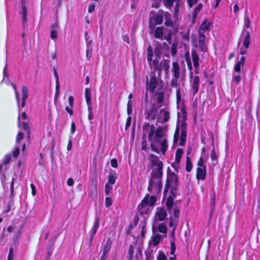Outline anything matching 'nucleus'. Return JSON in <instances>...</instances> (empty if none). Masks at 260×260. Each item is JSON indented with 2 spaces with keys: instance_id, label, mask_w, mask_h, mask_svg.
<instances>
[{
  "instance_id": "obj_48",
  "label": "nucleus",
  "mask_w": 260,
  "mask_h": 260,
  "mask_svg": "<svg viewBox=\"0 0 260 260\" xmlns=\"http://www.w3.org/2000/svg\"><path fill=\"white\" fill-rule=\"evenodd\" d=\"M112 201L111 198L106 197L105 199V206L106 207H109L112 205Z\"/></svg>"
},
{
  "instance_id": "obj_61",
  "label": "nucleus",
  "mask_w": 260,
  "mask_h": 260,
  "mask_svg": "<svg viewBox=\"0 0 260 260\" xmlns=\"http://www.w3.org/2000/svg\"><path fill=\"white\" fill-rule=\"evenodd\" d=\"M75 131H76V124L74 122H72L71 123V133L72 134H73L75 133Z\"/></svg>"
},
{
  "instance_id": "obj_8",
  "label": "nucleus",
  "mask_w": 260,
  "mask_h": 260,
  "mask_svg": "<svg viewBox=\"0 0 260 260\" xmlns=\"http://www.w3.org/2000/svg\"><path fill=\"white\" fill-rule=\"evenodd\" d=\"M179 216V209L178 207H175L173 209V215L171 217L169 225L170 227L173 228V232H174L176 226L177 225L178 218Z\"/></svg>"
},
{
  "instance_id": "obj_17",
  "label": "nucleus",
  "mask_w": 260,
  "mask_h": 260,
  "mask_svg": "<svg viewBox=\"0 0 260 260\" xmlns=\"http://www.w3.org/2000/svg\"><path fill=\"white\" fill-rule=\"evenodd\" d=\"M197 179L199 180H205L206 176V168H197Z\"/></svg>"
},
{
  "instance_id": "obj_45",
  "label": "nucleus",
  "mask_w": 260,
  "mask_h": 260,
  "mask_svg": "<svg viewBox=\"0 0 260 260\" xmlns=\"http://www.w3.org/2000/svg\"><path fill=\"white\" fill-rule=\"evenodd\" d=\"M132 100H128L127 105V112L128 115H131L132 112Z\"/></svg>"
},
{
  "instance_id": "obj_38",
  "label": "nucleus",
  "mask_w": 260,
  "mask_h": 260,
  "mask_svg": "<svg viewBox=\"0 0 260 260\" xmlns=\"http://www.w3.org/2000/svg\"><path fill=\"white\" fill-rule=\"evenodd\" d=\"M12 85L14 90H15V96L16 98L18 106L19 107V112H20V111H21V109H20L19 107V94L17 90V86L15 84H12Z\"/></svg>"
},
{
  "instance_id": "obj_2",
  "label": "nucleus",
  "mask_w": 260,
  "mask_h": 260,
  "mask_svg": "<svg viewBox=\"0 0 260 260\" xmlns=\"http://www.w3.org/2000/svg\"><path fill=\"white\" fill-rule=\"evenodd\" d=\"M187 113L185 108L182 107L180 112H178V121L177 127L174 136V142L177 143L179 140V133L181 132L179 145L183 146L186 142L187 123Z\"/></svg>"
},
{
  "instance_id": "obj_41",
  "label": "nucleus",
  "mask_w": 260,
  "mask_h": 260,
  "mask_svg": "<svg viewBox=\"0 0 260 260\" xmlns=\"http://www.w3.org/2000/svg\"><path fill=\"white\" fill-rule=\"evenodd\" d=\"M175 251V244L173 243L171 244V252L170 253L171 255H172V256H171L169 258V260H176L175 255H174V253Z\"/></svg>"
},
{
  "instance_id": "obj_51",
  "label": "nucleus",
  "mask_w": 260,
  "mask_h": 260,
  "mask_svg": "<svg viewBox=\"0 0 260 260\" xmlns=\"http://www.w3.org/2000/svg\"><path fill=\"white\" fill-rule=\"evenodd\" d=\"M174 0H165V5L167 8H170L173 5Z\"/></svg>"
},
{
  "instance_id": "obj_50",
  "label": "nucleus",
  "mask_w": 260,
  "mask_h": 260,
  "mask_svg": "<svg viewBox=\"0 0 260 260\" xmlns=\"http://www.w3.org/2000/svg\"><path fill=\"white\" fill-rule=\"evenodd\" d=\"M55 75L56 76V77H57V73L56 72H55ZM56 88L55 94H56V95H58L59 92V81H58V78H57V79H56V88Z\"/></svg>"
},
{
  "instance_id": "obj_27",
  "label": "nucleus",
  "mask_w": 260,
  "mask_h": 260,
  "mask_svg": "<svg viewBox=\"0 0 260 260\" xmlns=\"http://www.w3.org/2000/svg\"><path fill=\"white\" fill-rule=\"evenodd\" d=\"M155 179H154L150 180L149 182V184L148 187V191L152 192L153 194H156V191H155V188H156L155 186H156L155 184Z\"/></svg>"
},
{
  "instance_id": "obj_55",
  "label": "nucleus",
  "mask_w": 260,
  "mask_h": 260,
  "mask_svg": "<svg viewBox=\"0 0 260 260\" xmlns=\"http://www.w3.org/2000/svg\"><path fill=\"white\" fill-rule=\"evenodd\" d=\"M23 138V134L21 132H19L16 137V143L18 144Z\"/></svg>"
},
{
  "instance_id": "obj_40",
  "label": "nucleus",
  "mask_w": 260,
  "mask_h": 260,
  "mask_svg": "<svg viewBox=\"0 0 260 260\" xmlns=\"http://www.w3.org/2000/svg\"><path fill=\"white\" fill-rule=\"evenodd\" d=\"M211 26V23L209 22L207 20H205L203 23L200 26L202 28L205 29V30H208L210 29V27Z\"/></svg>"
},
{
  "instance_id": "obj_33",
  "label": "nucleus",
  "mask_w": 260,
  "mask_h": 260,
  "mask_svg": "<svg viewBox=\"0 0 260 260\" xmlns=\"http://www.w3.org/2000/svg\"><path fill=\"white\" fill-rule=\"evenodd\" d=\"M117 178L115 173H111L108 177V181L107 183L111 185H113L115 183L116 179Z\"/></svg>"
},
{
  "instance_id": "obj_11",
  "label": "nucleus",
  "mask_w": 260,
  "mask_h": 260,
  "mask_svg": "<svg viewBox=\"0 0 260 260\" xmlns=\"http://www.w3.org/2000/svg\"><path fill=\"white\" fill-rule=\"evenodd\" d=\"M156 251V248L154 246H149L148 248L145 250V260H153L154 255Z\"/></svg>"
},
{
  "instance_id": "obj_56",
  "label": "nucleus",
  "mask_w": 260,
  "mask_h": 260,
  "mask_svg": "<svg viewBox=\"0 0 260 260\" xmlns=\"http://www.w3.org/2000/svg\"><path fill=\"white\" fill-rule=\"evenodd\" d=\"M11 154L6 155L4 158V163L5 164H7L8 163H9L11 159Z\"/></svg>"
},
{
  "instance_id": "obj_23",
  "label": "nucleus",
  "mask_w": 260,
  "mask_h": 260,
  "mask_svg": "<svg viewBox=\"0 0 260 260\" xmlns=\"http://www.w3.org/2000/svg\"><path fill=\"white\" fill-rule=\"evenodd\" d=\"M199 84H200V78L198 76H196L194 77L192 84V88L193 90V92L194 94H196L199 90Z\"/></svg>"
},
{
  "instance_id": "obj_47",
  "label": "nucleus",
  "mask_w": 260,
  "mask_h": 260,
  "mask_svg": "<svg viewBox=\"0 0 260 260\" xmlns=\"http://www.w3.org/2000/svg\"><path fill=\"white\" fill-rule=\"evenodd\" d=\"M167 228L164 224L160 223L158 225V231L161 233H166L167 232Z\"/></svg>"
},
{
  "instance_id": "obj_29",
  "label": "nucleus",
  "mask_w": 260,
  "mask_h": 260,
  "mask_svg": "<svg viewBox=\"0 0 260 260\" xmlns=\"http://www.w3.org/2000/svg\"><path fill=\"white\" fill-rule=\"evenodd\" d=\"M170 68V65L169 63L166 61L161 62L160 64V68L158 69L159 71L160 72L161 71H165L166 73L168 72Z\"/></svg>"
},
{
  "instance_id": "obj_35",
  "label": "nucleus",
  "mask_w": 260,
  "mask_h": 260,
  "mask_svg": "<svg viewBox=\"0 0 260 260\" xmlns=\"http://www.w3.org/2000/svg\"><path fill=\"white\" fill-rule=\"evenodd\" d=\"M182 8L181 4L179 2H177L175 5V9L174 10V16L176 19L178 18L179 12Z\"/></svg>"
},
{
  "instance_id": "obj_5",
  "label": "nucleus",
  "mask_w": 260,
  "mask_h": 260,
  "mask_svg": "<svg viewBox=\"0 0 260 260\" xmlns=\"http://www.w3.org/2000/svg\"><path fill=\"white\" fill-rule=\"evenodd\" d=\"M177 182L178 178L176 174L172 173L168 174L164 192V195L165 197H167L169 191H171V193L173 194L176 193Z\"/></svg>"
},
{
  "instance_id": "obj_57",
  "label": "nucleus",
  "mask_w": 260,
  "mask_h": 260,
  "mask_svg": "<svg viewBox=\"0 0 260 260\" xmlns=\"http://www.w3.org/2000/svg\"><path fill=\"white\" fill-rule=\"evenodd\" d=\"M20 153V149L19 147H17L13 152V157L16 158L18 156Z\"/></svg>"
},
{
  "instance_id": "obj_20",
  "label": "nucleus",
  "mask_w": 260,
  "mask_h": 260,
  "mask_svg": "<svg viewBox=\"0 0 260 260\" xmlns=\"http://www.w3.org/2000/svg\"><path fill=\"white\" fill-rule=\"evenodd\" d=\"M28 96V89L27 87L23 86L22 88V102L21 108H23L25 105V102Z\"/></svg>"
},
{
  "instance_id": "obj_63",
  "label": "nucleus",
  "mask_w": 260,
  "mask_h": 260,
  "mask_svg": "<svg viewBox=\"0 0 260 260\" xmlns=\"http://www.w3.org/2000/svg\"><path fill=\"white\" fill-rule=\"evenodd\" d=\"M94 9H95L94 4H91L89 5L88 11L89 13H92V12L94 11Z\"/></svg>"
},
{
  "instance_id": "obj_59",
  "label": "nucleus",
  "mask_w": 260,
  "mask_h": 260,
  "mask_svg": "<svg viewBox=\"0 0 260 260\" xmlns=\"http://www.w3.org/2000/svg\"><path fill=\"white\" fill-rule=\"evenodd\" d=\"M199 47L201 51H205L207 50V47L205 43H199Z\"/></svg>"
},
{
  "instance_id": "obj_36",
  "label": "nucleus",
  "mask_w": 260,
  "mask_h": 260,
  "mask_svg": "<svg viewBox=\"0 0 260 260\" xmlns=\"http://www.w3.org/2000/svg\"><path fill=\"white\" fill-rule=\"evenodd\" d=\"M185 59L186 61L188 68L189 70H191L192 69L191 62L190 59L189 53L187 52L185 54Z\"/></svg>"
},
{
  "instance_id": "obj_10",
  "label": "nucleus",
  "mask_w": 260,
  "mask_h": 260,
  "mask_svg": "<svg viewBox=\"0 0 260 260\" xmlns=\"http://www.w3.org/2000/svg\"><path fill=\"white\" fill-rule=\"evenodd\" d=\"M170 118V111L168 108H164L160 110L159 113V119L164 123L169 121Z\"/></svg>"
},
{
  "instance_id": "obj_28",
  "label": "nucleus",
  "mask_w": 260,
  "mask_h": 260,
  "mask_svg": "<svg viewBox=\"0 0 260 260\" xmlns=\"http://www.w3.org/2000/svg\"><path fill=\"white\" fill-rule=\"evenodd\" d=\"M164 32L163 27H157L154 31V36L156 38L161 39Z\"/></svg>"
},
{
  "instance_id": "obj_44",
  "label": "nucleus",
  "mask_w": 260,
  "mask_h": 260,
  "mask_svg": "<svg viewBox=\"0 0 260 260\" xmlns=\"http://www.w3.org/2000/svg\"><path fill=\"white\" fill-rule=\"evenodd\" d=\"M22 126L23 129L26 132L27 135H28V137H29V134H30V131H29V127L28 124L25 122H22Z\"/></svg>"
},
{
  "instance_id": "obj_30",
  "label": "nucleus",
  "mask_w": 260,
  "mask_h": 260,
  "mask_svg": "<svg viewBox=\"0 0 260 260\" xmlns=\"http://www.w3.org/2000/svg\"><path fill=\"white\" fill-rule=\"evenodd\" d=\"M183 153V151L182 149H178L177 150L175 155V162L177 165L180 162Z\"/></svg>"
},
{
  "instance_id": "obj_4",
  "label": "nucleus",
  "mask_w": 260,
  "mask_h": 260,
  "mask_svg": "<svg viewBox=\"0 0 260 260\" xmlns=\"http://www.w3.org/2000/svg\"><path fill=\"white\" fill-rule=\"evenodd\" d=\"M156 197L154 196L146 195L141 204L138 207V211L140 214H147L156 202Z\"/></svg>"
},
{
  "instance_id": "obj_26",
  "label": "nucleus",
  "mask_w": 260,
  "mask_h": 260,
  "mask_svg": "<svg viewBox=\"0 0 260 260\" xmlns=\"http://www.w3.org/2000/svg\"><path fill=\"white\" fill-rule=\"evenodd\" d=\"M85 95L86 99V102L88 106H91V96L90 90L88 88H86L85 91Z\"/></svg>"
},
{
  "instance_id": "obj_14",
  "label": "nucleus",
  "mask_w": 260,
  "mask_h": 260,
  "mask_svg": "<svg viewBox=\"0 0 260 260\" xmlns=\"http://www.w3.org/2000/svg\"><path fill=\"white\" fill-rule=\"evenodd\" d=\"M158 109L156 107H152L147 112L146 118L148 120H154L157 116Z\"/></svg>"
},
{
  "instance_id": "obj_53",
  "label": "nucleus",
  "mask_w": 260,
  "mask_h": 260,
  "mask_svg": "<svg viewBox=\"0 0 260 260\" xmlns=\"http://www.w3.org/2000/svg\"><path fill=\"white\" fill-rule=\"evenodd\" d=\"M22 13L23 21H25L26 20V17H27V12H26V9L24 6H22Z\"/></svg>"
},
{
  "instance_id": "obj_32",
  "label": "nucleus",
  "mask_w": 260,
  "mask_h": 260,
  "mask_svg": "<svg viewBox=\"0 0 260 260\" xmlns=\"http://www.w3.org/2000/svg\"><path fill=\"white\" fill-rule=\"evenodd\" d=\"M164 16L166 18L165 24L167 26H171L173 24V22L171 20V16L170 14L168 12L164 13Z\"/></svg>"
},
{
  "instance_id": "obj_18",
  "label": "nucleus",
  "mask_w": 260,
  "mask_h": 260,
  "mask_svg": "<svg viewBox=\"0 0 260 260\" xmlns=\"http://www.w3.org/2000/svg\"><path fill=\"white\" fill-rule=\"evenodd\" d=\"M191 57L193 66L196 70H198L199 67V57L196 50L192 49L191 51Z\"/></svg>"
},
{
  "instance_id": "obj_9",
  "label": "nucleus",
  "mask_w": 260,
  "mask_h": 260,
  "mask_svg": "<svg viewBox=\"0 0 260 260\" xmlns=\"http://www.w3.org/2000/svg\"><path fill=\"white\" fill-rule=\"evenodd\" d=\"M250 45V36L247 34L244 38L241 46L240 47V53L241 55L245 54L247 51Z\"/></svg>"
},
{
  "instance_id": "obj_16",
  "label": "nucleus",
  "mask_w": 260,
  "mask_h": 260,
  "mask_svg": "<svg viewBox=\"0 0 260 260\" xmlns=\"http://www.w3.org/2000/svg\"><path fill=\"white\" fill-rule=\"evenodd\" d=\"M172 72L176 81H177L180 77V67L179 64L176 62L172 63Z\"/></svg>"
},
{
  "instance_id": "obj_62",
  "label": "nucleus",
  "mask_w": 260,
  "mask_h": 260,
  "mask_svg": "<svg viewBox=\"0 0 260 260\" xmlns=\"http://www.w3.org/2000/svg\"><path fill=\"white\" fill-rule=\"evenodd\" d=\"M241 80V76L240 75H235L234 77L233 81L236 83H238Z\"/></svg>"
},
{
  "instance_id": "obj_25",
  "label": "nucleus",
  "mask_w": 260,
  "mask_h": 260,
  "mask_svg": "<svg viewBox=\"0 0 260 260\" xmlns=\"http://www.w3.org/2000/svg\"><path fill=\"white\" fill-rule=\"evenodd\" d=\"M245 62V57L244 56H242L240 58V60L235 66L234 71L237 73L240 72L241 71V68L243 67V66H244Z\"/></svg>"
},
{
  "instance_id": "obj_31",
  "label": "nucleus",
  "mask_w": 260,
  "mask_h": 260,
  "mask_svg": "<svg viewBox=\"0 0 260 260\" xmlns=\"http://www.w3.org/2000/svg\"><path fill=\"white\" fill-rule=\"evenodd\" d=\"M160 241V238L158 236H155L153 237L152 239L150 241L149 246H155L158 245Z\"/></svg>"
},
{
  "instance_id": "obj_24",
  "label": "nucleus",
  "mask_w": 260,
  "mask_h": 260,
  "mask_svg": "<svg viewBox=\"0 0 260 260\" xmlns=\"http://www.w3.org/2000/svg\"><path fill=\"white\" fill-rule=\"evenodd\" d=\"M175 193H175L174 194H173L171 193V191H169L168 192L167 197H165L164 196V197L165 198H167V201L166 203V205L169 208L171 207L173 204V200H174V198L175 196Z\"/></svg>"
},
{
  "instance_id": "obj_1",
  "label": "nucleus",
  "mask_w": 260,
  "mask_h": 260,
  "mask_svg": "<svg viewBox=\"0 0 260 260\" xmlns=\"http://www.w3.org/2000/svg\"><path fill=\"white\" fill-rule=\"evenodd\" d=\"M143 133L148 134L152 150L157 153L161 152L165 154L168 148V141L162 128L158 127L155 129L153 124L147 123L143 126Z\"/></svg>"
},
{
  "instance_id": "obj_13",
  "label": "nucleus",
  "mask_w": 260,
  "mask_h": 260,
  "mask_svg": "<svg viewBox=\"0 0 260 260\" xmlns=\"http://www.w3.org/2000/svg\"><path fill=\"white\" fill-rule=\"evenodd\" d=\"M157 79L155 76L151 77L150 81H147L146 83V88L147 90H149L150 91L153 92L154 91L155 88L157 85Z\"/></svg>"
},
{
  "instance_id": "obj_60",
  "label": "nucleus",
  "mask_w": 260,
  "mask_h": 260,
  "mask_svg": "<svg viewBox=\"0 0 260 260\" xmlns=\"http://www.w3.org/2000/svg\"><path fill=\"white\" fill-rule=\"evenodd\" d=\"M111 166L114 168H117L118 167L117 160L115 158H113L111 161Z\"/></svg>"
},
{
  "instance_id": "obj_21",
  "label": "nucleus",
  "mask_w": 260,
  "mask_h": 260,
  "mask_svg": "<svg viewBox=\"0 0 260 260\" xmlns=\"http://www.w3.org/2000/svg\"><path fill=\"white\" fill-rule=\"evenodd\" d=\"M58 29V23L57 22L52 24L51 26V38L55 40L57 37V31Z\"/></svg>"
},
{
  "instance_id": "obj_22",
  "label": "nucleus",
  "mask_w": 260,
  "mask_h": 260,
  "mask_svg": "<svg viewBox=\"0 0 260 260\" xmlns=\"http://www.w3.org/2000/svg\"><path fill=\"white\" fill-rule=\"evenodd\" d=\"M74 99L73 96L71 95L69 97V106L66 107V111L70 115L72 116L73 114V107L74 105Z\"/></svg>"
},
{
  "instance_id": "obj_52",
  "label": "nucleus",
  "mask_w": 260,
  "mask_h": 260,
  "mask_svg": "<svg viewBox=\"0 0 260 260\" xmlns=\"http://www.w3.org/2000/svg\"><path fill=\"white\" fill-rule=\"evenodd\" d=\"M134 252V247L132 245H130L128 249V254L129 257V259L131 260L133 257V254Z\"/></svg>"
},
{
  "instance_id": "obj_7",
  "label": "nucleus",
  "mask_w": 260,
  "mask_h": 260,
  "mask_svg": "<svg viewBox=\"0 0 260 260\" xmlns=\"http://www.w3.org/2000/svg\"><path fill=\"white\" fill-rule=\"evenodd\" d=\"M163 21L162 14H154L150 16L149 19V28H153L156 25L161 24Z\"/></svg>"
},
{
  "instance_id": "obj_6",
  "label": "nucleus",
  "mask_w": 260,
  "mask_h": 260,
  "mask_svg": "<svg viewBox=\"0 0 260 260\" xmlns=\"http://www.w3.org/2000/svg\"><path fill=\"white\" fill-rule=\"evenodd\" d=\"M149 160L153 167H156L155 170L157 172V175L159 177L161 175L162 171V162L160 160L159 158L151 154L148 156Z\"/></svg>"
},
{
  "instance_id": "obj_37",
  "label": "nucleus",
  "mask_w": 260,
  "mask_h": 260,
  "mask_svg": "<svg viewBox=\"0 0 260 260\" xmlns=\"http://www.w3.org/2000/svg\"><path fill=\"white\" fill-rule=\"evenodd\" d=\"M190 153V151H188L187 160H186V170L187 172H190L192 169V164L190 159L188 156V154Z\"/></svg>"
},
{
  "instance_id": "obj_15",
  "label": "nucleus",
  "mask_w": 260,
  "mask_h": 260,
  "mask_svg": "<svg viewBox=\"0 0 260 260\" xmlns=\"http://www.w3.org/2000/svg\"><path fill=\"white\" fill-rule=\"evenodd\" d=\"M100 224V219L99 217H96L95 219L94 224L92 228L90 233V240L91 241L93 239L98 229Z\"/></svg>"
},
{
  "instance_id": "obj_42",
  "label": "nucleus",
  "mask_w": 260,
  "mask_h": 260,
  "mask_svg": "<svg viewBox=\"0 0 260 260\" xmlns=\"http://www.w3.org/2000/svg\"><path fill=\"white\" fill-rule=\"evenodd\" d=\"M113 185L106 183L105 185V193L107 196L109 195L111 190H112Z\"/></svg>"
},
{
  "instance_id": "obj_34",
  "label": "nucleus",
  "mask_w": 260,
  "mask_h": 260,
  "mask_svg": "<svg viewBox=\"0 0 260 260\" xmlns=\"http://www.w3.org/2000/svg\"><path fill=\"white\" fill-rule=\"evenodd\" d=\"M155 184L156 186H155L156 187L155 191H156V194H157L160 191L161 188H162V184H161V180L160 179H159L158 178L155 179Z\"/></svg>"
},
{
  "instance_id": "obj_46",
  "label": "nucleus",
  "mask_w": 260,
  "mask_h": 260,
  "mask_svg": "<svg viewBox=\"0 0 260 260\" xmlns=\"http://www.w3.org/2000/svg\"><path fill=\"white\" fill-rule=\"evenodd\" d=\"M88 119L89 120H92L93 119V114L92 112V106H88Z\"/></svg>"
},
{
  "instance_id": "obj_3",
  "label": "nucleus",
  "mask_w": 260,
  "mask_h": 260,
  "mask_svg": "<svg viewBox=\"0 0 260 260\" xmlns=\"http://www.w3.org/2000/svg\"><path fill=\"white\" fill-rule=\"evenodd\" d=\"M162 51L161 44L157 42L155 44V48L154 50V59H153V50L151 46H149L147 49V59L149 64L151 68L154 69H157L158 68L159 60L158 59L160 57V54Z\"/></svg>"
},
{
  "instance_id": "obj_58",
  "label": "nucleus",
  "mask_w": 260,
  "mask_h": 260,
  "mask_svg": "<svg viewBox=\"0 0 260 260\" xmlns=\"http://www.w3.org/2000/svg\"><path fill=\"white\" fill-rule=\"evenodd\" d=\"M245 24L247 28H249L251 26V21L248 17L245 18Z\"/></svg>"
},
{
  "instance_id": "obj_19",
  "label": "nucleus",
  "mask_w": 260,
  "mask_h": 260,
  "mask_svg": "<svg viewBox=\"0 0 260 260\" xmlns=\"http://www.w3.org/2000/svg\"><path fill=\"white\" fill-rule=\"evenodd\" d=\"M167 217V213L166 210L163 208H159L157 209L156 213V219L159 220H164Z\"/></svg>"
},
{
  "instance_id": "obj_43",
  "label": "nucleus",
  "mask_w": 260,
  "mask_h": 260,
  "mask_svg": "<svg viewBox=\"0 0 260 260\" xmlns=\"http://www.w3.org/2000/svg\"><path fill=\"white\" fill-rule=\"evenodd\" d=\"M218 155L216 152L214 147H213L212 149V153L211 155V159L212 161H215L217 159Z\"/></svg>"
},
{
  "instance_id": "obj_49",
  "label": "nucleus",
  "mask_w": 260,
  "mask_h": 260,
  "mask_svg": "<svg viewBox=\"0 0 260 260\" xmlns=\"http://www.w3.org/2000/svg\"><path fill=\"white\" fill-rule=\"evenodd\" d=\"M26 118H27V116L25 112H22L21 115V116L19 115L18 116V126L19 127H20V119L25 120V119H26Z\"/></svg>"
},
{
  "instance_id": "obj_12",
  "label": "nucleus",
  "mask_w": 260,
  "mask_h": 260,
  "mask_svg": "<svg viewBox=\"0 0 260 260\" xmlns=\"http://www.w3.org/2000/svg\"><path fill=\"white\" fill-rule=\"evenodd\" d=\"M208 159L207 154L206 153V149L205 148H202V154L200 158L197 165L199 168H206L204 164L206 162Z\"/></svg>"
},
{
  "instance_id": "obj_64",
  "label": "nucleus",
  "mask_w": 260,
  "mask_h": 260,
  "mask_svg": "<svg viewBox=\"0 0 260 260\" xmlns=\"http://www.w3.org/2000/svg\"><path fill=\"white\" fill-rule=\"evenodd\" d=\"M205 36H199V43H205Z\"/></svg>"
},
{
  "instance_id": "obj_54",
  "label": "nucleus",
  "mask_w": 260,
  "mask_h": 260,
  "mask_svg": "<svg viewBox=\"0 0 260 260\" xmlns=\"http://www.w3.org/2000/svg\"><path fill=\"white\" fill-rule=\"evenodd\" d=\"M14 256L13 249L11 248L8 256V260H13Z\"/></svg>"
},
{
  "instance_id": "obj_39",
  "label": "nucleus",
  "mask_w": 260,
  "mask_h": 260,
  "mask_svg": "<svg viewBox=\"0 0 260 260\" xmlns=\"http://www.w3.org/2000/svg\"><path fill=\"white\" fill-rule=\"evenodd\" d=\"M156 260H168L165 253L162 251H159L157 256Z\"/></svg>"
}]
</instances>
